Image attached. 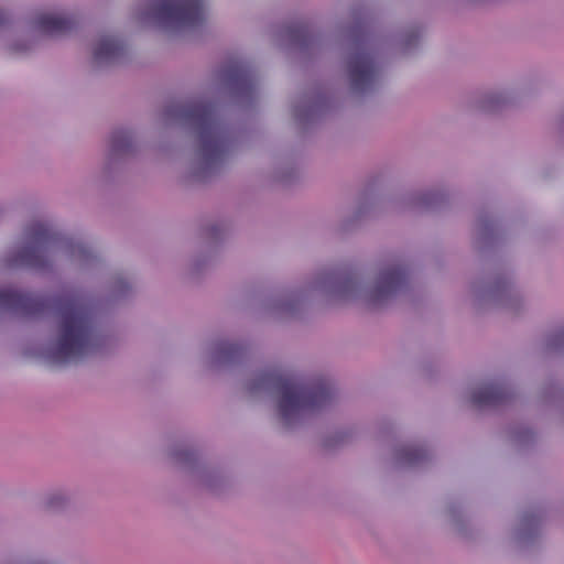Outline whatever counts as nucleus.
Wrapping results in <instances>:
<instances>
[{
  "label": "nucleus",
  "mask_w": 564,
  "mask_h": 564,
  "mask_svg": "<svg viewBox=\"0 0 564 564\" xmlns=\"http://www.w3.org/2000/svg\"><path fill=\"white\" fill-rule=\"evenodd\" d=\"M0 308L26 316L54 312L59 317L58 338L51 359L55 364L79 360L90 355L99 344L94 330L93 314L83 295L64 291L54 296L0 290Z\"/></svg>",
  "instance_id": "f257e3e1"
},
{
  "label": "nucleus",
  "mask_w": 564,
  "mask_h": 564,
  "mask_svg": "<svg viewBox=\"0 0 564 564\" xmlns=\"http://www.w3.org/2000/svg\"><path fill=\"white\" fill-rule=\"evenodd\" d=\"M274 388L280 394L278 409L281 420L289 425L304 412L325 406L333 398L328 380H302L275 371L262 373L252 389Z\"/></svg>",
  "instance_id": "f03ea898"
},
{
  "label": "nucleus",
  "mask_w": 564,
  "mask_h": 564,
  "mask_svg": "<svg viewBox=\"0 0 564 564\" xmlns=\"http://www.w3.org/2000/svg\"><path fill=\"white\" fill-rule=\"evenodd\" d=\"M172 115L195 127L203 156L207 162H214L224 155L228 141L218 120L216 105L206 101L193 102L178 108Z\"/></svg>",
  "instance_id": "7ed1b4c3"
},
{
  "label": "nucleus",
  "mask_w": 564,
  "mask_h": 564,
  "mask_svg": "<svg viewBox=\"0 0 564 564\" xmlns=\"http://www.w3.org/2000/svg\"><path fill=\"white\" fill-rule=\"evenodd\" d=\"M152 15L165 28L193 29L205 20L204 3L203 0H160Z\"/></svg>",
  "instance_id": "20e7f679"
},
{
  "label": "nucleus",
  "mask_w": 564,
  "mask_h": 564,
  "mask_svg": "<svg viewBox=\"0 0 564 564\" xmlns=\"http://www.w3.org/2000/svg\"><path fill=\"white\" fill-rule=\"evenodd\" d=\"M28 246L19 252L22 264L41 269L45 265L46 246L55 240V235L48 224L35 221L26 229Z\"/></svg>",
  "instance_id": "39448f33"
},
{
  "label": "nucleus",
  "mask_w": 564,
  "mask_h": 564,
  "mask_svg": "<svg viewBox=\"0 0 564 564\" xmlns=\"http://www.w3.org/2000/svg\"><path fill=\"white\" fill-rule=\"evenodd\" d=\"M348 73L351 87L358 91L366 90L377 76L372 56L365 51L352 53L348 59Z\"/></svg>",
  "instance_id": "423d86ee"
},
{
  "label": "nucleus",
  "mask_w": 564,
  "mask_h": 564,
  "mask_svg": "<svg viewBox=\"0 0 564 564\" xmlns=\"http://www.w3.org/2000/svg\"><path fill=\"white\" fill-rule=\"evenodd\" d=\"M405 281L406 271L403 267L391 265L382 269L370 292L371 302L378 303L389 299L405 284Z\"/></svg>",
  "instance_id": "0eeeda50"
},
{
  "label": "nucleus",
  "mask_w": 564,
  "mask_h": 564,
  "mask_svg": "<svg viewBox=\"0 0 564 564\" xmlns=\"http://www.w3.org/2000/svg\"><path fill=\"white\" fill-rule=\"evenodd\" d=\"M75 24L74 18L53 13H42L35 20L37 31L47 35L66 34Z\"/></svg>",
  "instance_id": "6e6552de"
},
{
  "label": "nucleus",
  "mask_w": 564,
  "mask_h": 564,
  "mask_svg": "<svg viewBox=\"0 0 564 564\" xmlns=\"http://www.w3.org/2000/svg\"><path fill=\"white\" fill-rule=\"evenodd\" d=\"M123 52V44L113 36L100 39L94 51L96 63H109L119 57Z\"/></svg>",
  "instance_id": "1a4fd4ad"
},
{
  "label": "nucleus",
  "mask_w": 564,
  "mask_h": 564,
  "mask_svg": "<svg viewBox=\"0 0 564 564\" xmlns=\"http://www.w3.org/2000/svg\"><path fill=\"white\" fill-rule=\"evenodd\" d=\"M506 398V390L498 384H485L477 388L471 394V402L477 406L496 405Z\"/></svg>",
  "instance_id": "9d476101"
},
{
  "label": "nucleus",
  "mask_w": 564,
  "mask_h": 564,
  "mask_svg": "<svg viewBox=\"0 0 564 564\" xmlns=\"http://www.w3.org/2000/svg\"><path fill=\"white\" fill-rule=\"evenodd\" d=\"M228 79L238 88L243 89L252 84L249 69L243 65H236L228 72Z\"/></svg>",
  "instance_id": "9b49d317"
},
{
  "label": "nucleus",
  "mask_w": 564,
  "mask_h": 564,
  "mask_svg": "<svg viewBox=\"0 0 564 564\" xmlns=\"http://www.w3.org/2000/svg\"><path fill=\"white\" fill-rule=\"evenodd\" d=\"M111 141L113 149L120 150L129 144L130 133L126 130L116 131L112 134Z\"/></svg>",
  "instance_id": "f8f14e48"
},
{
  "label": "nucleus",
  "mask_w": 564,
  "mask_h": 564,
  "mask_svg": "<svg viewBox=\"0 0 564 564\" xmlns=\"http://www.w3.org/2000/svg\"><path fill=\"white\" fill-rule=\"evenodd\" d=\"M424 457V451L422 448H410L405 452V459L409 463H415Z\"/></svg>",
  "instance_id": "ddd939ff"
},
{
  "label": "nucleus",
  "mask_w": 564,
  "mask_h": 564,
  "mask_svg": "<svg viewBox=\"0 0 564 564\" xmlns=\"http://www.w3.org/2000/svg\"><path fill=\"white\" fill-rule=\"evenodd\" d=\"M292 37L300 39L305 37L306 35V26L301 25L297 29L291 30Z\"/></svg>",
  "instance_id": "4468645a"
},
{
  "label": "nucleus",
  "mask_w": 564,
  "mask_h": 564,
  "mask_svg": "<svg viewBox=\"0 0 564 564\" xmlns=\"http://www.w3.org/2000/svg\"><path fill=\"white\" fill-rule=\"evenodd\" d=\"M221 351L225 352L226 355L231 356L237 351V346L228 345V346L221 348Z\"/></svg>",
  "instance_id": "2eb2a0df"
},
{
  "label": "nucleus",
  "mask_w": 564,
  "mask_h": 564,
  "mask_svg": "<svg viewBox=\"0 0 564 564\" xmlns=\"http://www.w3.org/2000/svg\"><path fill=\"white\" fill-rule=\"evenodd\" d=\"M6 21V13L0 10V25L3 24Z\"/></svg>",
  "instance_id": "dca6fc26"
}]
</instances>
